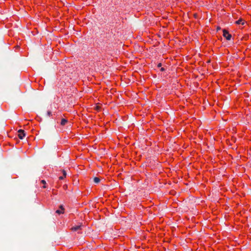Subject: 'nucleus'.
Here are the masks:
<instances>
[{"label": "nucleus", "mask_w": 251, "mask_h": 251, "mask_svg": "<svg viewBox=\"0 0 251 251\" xmlns=\"http://www.w3.org/2000/svg\"><path fill=\"white\" fill-rule=\"evenodd\" d=\"M59 208L61 209V210H62L64 211V208H63V206H62V205H60L59 206Z\"/></svg>", "instance_id": "nucleus-11"}, {"label": "nucleus", "mask_w": 251, "mask_h": 251, "mask_svg": "<svg viewBox=\"0 0 251 251\" xmlns=\"http://www.w3.org/2000/svg\"><path fill=\"white\" fill-rule=\"evenodd\" d=\"M161 66H162V64L161 63H159L157 64V67H158V68L161 67Z\"/></svg>", "instance_id": "nucleus-13"}, {"label": "nucleus", "mask_w": 251, "mask_h": 251, "mask_svg": "<svg viewBox=\"0 0 251 251\" xmlns=\"http://www.w3.org/2000/svg\"><path fill=\"white\" fill-rule=\"evenodd\" d=\"M101 108H102L99 105H96L94 107V109L98 111H99L100 110V109Z\"/></svg>", "instance_id": "nucleus-8"}, {"label": "nucleus", "mask_w": 251, "mask_h": 251, "mask_svg": "<svg viewBox=\"0 0 251 251\" xmlns=\"http://www.w3.org/2000/svg\"><path fill=\"white\" fill-rule=\"evenodd\" d=\"M108 186L107 185H104L102 186V189H106V188H108Z\"/></svg>", "instance_id": "nucleus-10"}, {"label": "nucleus", "mask_w": 251, "mask_h": 251, "mask_svg": "<svg viewBox=\"0 0 251 251\" xmlns=\"http://www.w3.org/2000/svg\"><path fill=\"white\" fill-rule=\"evenodd\" d=\"M82 226V224H80L79 225L74 226L73 227H72L71 229L73 231H76L79 229H81Z\"/></svg>", "instance_id": "nucleus-3"}, {"label": "nucleus", "mask_w": 251, "mask_h": 251, "mask_svg": "<svg viewBox=\"0 0 251 251\" xmlns=\"http://www.w3.org/2000/svg\"><path fill=\"white\" fill-rule=\"evenodd\" d=\"M51 115V112L50 111H48L47 112V115L48 116H50V115Z\"/></svg>", "instance_id": "nucleus-12"}, {"label": "nucleus", "mask_w": 251, "mask_h": 251, "mask_svg": "<svg viewBox=\"0 0 251 251\" xmlns=\"http://www.w3.org/2000/svg\"><path fill=\"white\" fill-rule=\"evenodd\" d=\"M18 137L20 139H23V138L25 136V131L23 129H19L18 130Z\"/></svg>", "instance_id": "nucleus-2"}, {"label": "nucleus", "mask_w": 251, "mask_h": 251, "mask_svg": "<svg viewBox=\"0 0 251 251\" xmlns=\"http://www.w3.org/2000/svg\"><path fill=\"white\" fill-rule=\"evenodd\" d=\"M220 29V27H217V30H219V29Z\"/></svg>", "instance_id": "nucleus-16"}, {"label": "nucleus", "mask_w": 251, "mask_h": 251, "mask_svg": "<svg viewBox=\"0 0 251 251\" xmlns=\"http://www.w3.org/2000/svg\"><path fill=\"white\" fill-rule=\"evenodd\" d=\"M46 187L45 185H44L43 188H45Z\"/></svg>", "instance_id": "nucleus-17"}, {"label": "nucleus", "mask_w": 251, "mask_h": 251, "mask_svg": "<svg viewBox=\"0 0 251 251\" xmlns=\"http://www.w3.org/2000/svg\"><path fill=\"white\" fill-rule=\"evenodd\" d=\"M223 36L227 40H230L231 38V35L229 33V32L226 29H224L223 30Z\"/></svg>", "instance_id": "nucleus-1"}, {"label": "nucleus", "mask_w": 251, "mask_h": 251, "mask_svg": "<svg viewBox=\"0 0 251 251\" xmlns=\"http://www.w3.org/2000/svg\"><path fill=\"white\" fill-rule=\"evenodd\" d=\"M64 212V211L62 210H57L56 211V213L58 214H62V213H63Z\"/></svg>", "instance_id": "nucleus-9"}, {"label": "nucleus", "mask_w": 251, "mask_h": 251, "mask_svg": "<svg viewBox=\"0 0 251 251\" xmlns=\"http://www.w3.org/2000/svg\"><path fill=\"white\" fill-rule=\"evenodd\" d=\"M41 182L43 183V184H46V181L45 180H41Z\"/></svg>", "instance_id": "nucleus-14"}, {"label": "nucleus", "mask_w": 251, "mask_h": 251, "mask_svg": "<svg viewBox=\"0 0 251 251\" xmlns=\"http://www.w3.org/2000/svg\"><path fill=\"white\" fill-rule=\"evenodd\" d=\"M93 181L95 183L98 184L100 182V179L99 177H95L93 178Z\"/></svg>", "instance_id": "nucleus-7"}, {"label": "nucleus", "mask_w": 251, "mask_h": 251, "mask_svg": "<svg viewBox=\"0 0 251 251\" xmlns=\"http://www.w3.org/2000/svg\"><path fill=\"white\" fill-rule=\"evenodd\" d=\"M235 24L236 25H244L245 24V20H243L242 18H240L238 20L236 21L235 22Z\"/></svg>", "instance_id": "nucleus-4"}, {"label": "nucleus", "mask_w": 251, "mask_h": 251, "mask_svg": "<svg viewBox=\"0 0 251 251\" xmlns=\"http://www.w3.org/2000/svg\"><path fill=\"white\" fill-rule=\"evenodd\" d=\"M164 70H165V69H164V68H161V69H160V71H161V72H163V71H164Z\"/></svg>", "instance_id": "nucleus-15"}, {"label": "nucleus", "mask_w": 251, "mask_h": 251, "mask_svg": "<svg viewBox=\"0 0 251 251\" xmlns=\"http://www.w3.org/2000/svg\"><path fill=\"white\" fill-rule=\"evenodd\" d=\"M62 172H63V176H60L59 177V179L60 180L63 179L67 175V173L65 170H63Z\"/></svg>", "instance_id": "nucleus-5"}, {"label": "nucleus", "mask_w": 251, "mask_h": 251, "mask_svg": "<svg viewBox=\"0 0 251 251\" xmlns=\"http://www.w3.org/2000/svg\"><path fill=\"white\" fill-rule=\"evenodd\" d=\"M68 122V121L67 120L65 119H62L61 120V123H60V124L62 125V126H64Z\"/></svg>", "instance_id": "nucleus-6"}]
</instances>
